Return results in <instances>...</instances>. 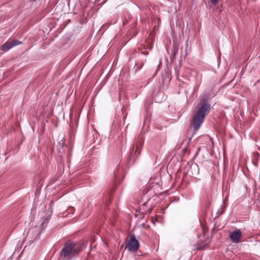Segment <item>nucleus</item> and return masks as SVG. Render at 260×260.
I'll return each instance as SVG.
<instances>
[{
  "label": "nucleus",
  "instance_id": "3",
  "mask_svg": "<svg viewBox=\"0 0 260 260\" xmlns=\"http://www.w3.org/2000/svg\"><path fill=\"white\" fill-rule=\"evenodd\" d=\"M139 246V243L138 241L136 239V237L134 234L131 235L127 245H126V248L131 252H136Z\"/></svg>",
  "mask_w": 260,
  "mask_h": 260
},
{
  "label": "nucleus",
  "instance_id": "14",
  "mask_svg": "<svg viewBox=\"0 0 260 260\" xmlns=\"http://www.w3.org/2000/svg\"><path fill=\"white\" fill-rule=\"evenodd\" d=\"M194 167H196V168H198V165L197 164H195Z\"/></svg>",
  "mask_w": 260,
  "mask_h": 260
},
{
  "label": "nucleus",
  "instance_id": "6",
  "mask_svg": "<svg viewBox=\"0 0 260 260\" xmlns=\"http://www.w3.org/2000/svg\"><path fill=\"white\" fill-rule=\"evenodd\" d=\"M123 170L118 168L114 172V176L116 181L120 182L121 181V176L122 177Z\"/></svg>",
  "mask_w": 260,
  "mask_h": 260
},
{
  "label": "nucleus",
  "instance_id": "1",
  "mask_svg": "<svg viewBox=\"0 0 260 260\" xmlns=\"http://www.w3.org/2000/svg\"><path fill=\"white\" fill-rule=\"evenodd\" d=\"M210 109L211 106L210 104L205 100L198 107L191 121L192 126L195 131L199 129L201 124L204 122L206 115L208 114Z\"/></svg>",
  "mask_w": 260,
  "mask_h": 260
},
{
  "label": "nucleus",
  "instance_id": "2",
  "mask_svg": "<svg viewBox=\"0 0 260 260\" xmlns=\"http://www.w3.org/2000/svg\"><path fill=\"white\" fill-rule=\"evenodd\" d=\"M81 251L80 245L74 242H67L60 252L61 256L68 259L78 254Z\"/></svg>",
  "mask_w": 260,
  "mask_h": 260
},
{
  "label": "nucleus",
  "instance_id": "10",
  "mask_svg": "<svg viewBox=\"0 0 260 260\" xmlns=\"http://www.w3.org/2000/svg\"><path fill=\"white\" fill-rule=\"evenodd\" d=\"M69 212H71L73 213L75 211V209L73 207H70V208H68Z\"/></svg>",
  "mask_w": 260,
  "mask_h": 260
},
{
  "label": "nucleus",
  "instance_id": "9",
  "mask_svg": "<svg viewBox=\"0 0 260 260\" xmlns=\"http://www.w3.org/2000/svg\"><path fill=\"white\" fill-rule=\"evenodd\" d=\"M142 200L144 201L143 206H146L147 202L150 200V198H148L146 194H144L142 197Z\"/></svg>",
  "mask_w": 260,
  "mask_h": 260
},
{
  "label": "nucleus",
  "instance_id": "8",
  "mask_svg": "<svg viewBox=\"0 0 260 260\" xmlns=\"http://www.w3.org/2000/svg\"><path fill=\"white\" fill-rule=\"evenodd\" d=\"M205 243L204 244H198L197 247V249L198 250H201L204 249L210 243V240L208 239V238H206L205 240Z\"/></svg>",
  "mask_w": 260,
  "mask_h": 260
},
{
  "label": "nucleus",
  "instance_id": "5",
  "mask_svg": "<svg viewBox=\"0 0 260 260\" xmlns=\"http://www.w3.org/2000/svg\"><path fill=\"white\" fill-rule=\"evenodd\" d=\"M242 233L240 230H236L230 233V238L234 243H239L241 238Z\"/></svg>",
  "mask_w": 260,
  "mask_h": 260
},
{
  "label": "nucleus",
  "instance_id": "12",
  "mask_svg": "<svg viewBox=\"0 0 260 260\" xmlns=\"http://www.w3.org/2000/svg\"><path fill=\"white\" fill-rule=\"evenodd\" d=\"M132 159L134 160L135 158H133V154L131 153L129 157V160H131Z\"/></svg>",
  "mask_w": 260,
  "mask_h": 260
},
{
  "label": "nucleus",
  "instance_id": "4",
  "mask_svg": "<svg viewBox=\"0 0 260 260\" xmlns=\"http://www.w3.org/2000/svg\"><path fill=\"white\" fill-rule=\"evenodd\" d=\"M21 44L22 42L19 41L15 40H8L2 46L1 49L4 51L6 52L8 51L13 47Z\"/></svg>",
  "mask_w": 260,
  "mask_h": 260
},
{
  "label": "nucleus",
  "instance_id": "13",
  "mask_svg": "<svg viewBox=\"0 0 260 260\" xmlns=\"http://www.w3.org/2000/svg\"><path fill=\"white\" fill-rule=\"evenodd\" d=\"M143 54H145V55H147L148 54V51H144V52H142Z\"/></svg>",
  "mask_w": 260,
  "mask_h": 260
},
{
  "label": "nucleus",
  "instance_id": "15",
  "mask_svg": "<svg viewBox=\"0 0 260 260\" xmlns=\"http://www.w3.org/2000/svg\"><path fill=\"white\" fill-rule=\"evenodd\" d=\"M134 147H133V151H134Z\"/></svg>",
  "mask_w": 260,
  "mask_h": 260
},
{
  "label": "nucleus",
  "instance_id": "11",
  "mask_svg": "<svg viewBox=\"0 0 260 260\" xmlns=\"http://www.w3.org/2000/svg\"><path fill=\"white\" fill-rule=\"evenodd\" d=\"M210 1L212 2V3L214 5L217 4L219 2V0H210Z\"/></svg>",
  "mask_w": 260,
  "mask_h": 260
},
{
  "label": "nucleus",
  "instance_id": "7",
  "mask_svg": "<svg viewBox=\"0 0 260 260\" xmlns=\"http://www.w3.org/2000/svg\"><path fill=\"white\" fill-rule=\"evenodd\" d=\"M34 233H35V235L33 238L34 240L36 239L39 235V232L36 228H31L30 229L27 234V237H30L31 234Z\"/></svg>",
  "mask_w": 260,
  "mask_h": 260
}]
</instances>
